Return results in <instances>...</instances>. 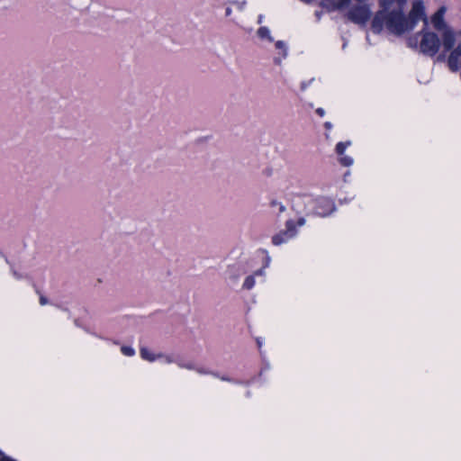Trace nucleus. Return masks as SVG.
Wrapping results in <instances>:
<instances>
[{"mask_svg": "<svg viewBox=\"0 0 461 461\" xmlns=\"http://www.w3.org/2000/svg\"><path fill=\"white\" fill-rule=\"evenodd\" d=\"M275 62H276V63H280V62H281V59L276 58V59H275Z\"/></svg>", "mask_w": 461, "mask_h": 461, "instance_id": "34", "label": "nucleus"}, {"mask_svg": "<svg viewBox=\"0 0 461 461\" xmlns=\"http://www.w3.org/2000/svg\"><path fill=\"white\" fill-rule=\"evenodd\" d=\"M40 303L41 305L47 304L48 303L47 298L45 296H43V295H40Z\"/></svg>", "mask_w": 461, "mask_h": 461, "instance_id": "27", "label": "nucleus"}, {"mask_svg": "<svg viewBox=\"0 0 461 461\" xmlns=\"http://www.w3.org/2000/svg\"><path fill=\"white\" fill-rule=\"evenodd\" d=\"M324 127H325L327 130H331V128H332V124H331V122H326L324 123Z\"/></svg>", "mask_w": 461, "mask_h": 461, "instance_id": "30", "label": "nucleus"}, {"mask_svg": "<svg viewBox=\"0 0 461 461\" xmlns=\"http://www.w3.org/2000/svg\"><path fill=\"white\" fill-rule=\"evenodd\" d=\"M316 15H317L318 20H320L321 19V14L316 13Z\"/></svg>", "mask_w": 461, "mask_h": 461, "instance_id": "35", "label": "nucleus"}, {"mask_svg": "<svg viewBox=\"0 0 461 461\" xmlns=\"http://www.w3.org/2000/svg\"><path fill=\"white\" fill-rule=\"evenodd\" d=\"M176 361H177V358H174L171 356H166L165 357V362L167 363V364L176 363Z\"/></svg>", "mask_w": 461, "mask_h": 461, "instance_id": "21", "label": "nucleus"}, {"mask_svg": "<svg viewBox=\"0 0 461 461\" xmlns=\"http://www.w3.org/2000/svg\"><path fill=\"white\" fill-rule=\"evenodd\" d=\"M449 68L456 72L461 67V41L458 43L456 49H454L447 59Z\"/></svg>", "mask_w": 461, "mask_h": 461, "instance_id": "6", "label": "nucleus"}, {"mask_svg": "<svg viewBox=\"0 0 461 461\" xmlns=\"http://www.w3.org/2000/svg\"><path fill=\"white\" fill-rule=\"evenodd\" d=\"M296 235L297 230L295 229V221L288 220L285 221V230L279 231L272 237V243L275 246H279L286 243Z\"/></svg>", "mask_w": 461, "mask_h": 461, "instance_id": "4", "label": "nucleus"}, {"mask_svg": "<svg viewBox=\"0 0 461 461\" xmlns=\"http://www.w3.org/2000/svg\"><path fill=\"white\" fill-rule=\"evenodd\" d=\"M316 113H317L319 116L323 117V116H324V114H325V111H324V109H323V108H321V107H320V108H317V109H316Z\"/></svg>", "mask_w": 461, "mask_h": 461, "instance_id": "25", "label": "nucleus"}, {"mask_svg": "<svg viewBox=\"0 0 461 461\" xmlns=\"http://www.w3.org/2000/svg\"><path fill=\"white\" fill-rule=\"evenodd\" d=\"M347 16L352 23L364 25L369 20L371 11L367 5H357L348 12Z\"/></svg>", "mask_w": 461, "mask_h": 461, "instance_id": "5", "label": "nucleus"}, {"mask_svg": "<svg viewBox=\"0 0 461 461\" xmlns=\"http://www.w3.org/2000/svg\"><path fill=\"white\" fill-rule=\"evenodd\" d=\"M0 461H16L15 459L5 456L1 450H0Z\"/></svg>", "mask_w": 461, "mask_h": 461, "instance_id": "19", "label": "nucleus"}, {"mask_svg": "<svg viewBox=\"0 0 461 461\" xmlns=\"http://www.w3.org/2000/svg\"><path fill=\"white\" fill-rule=\"evenodd\" d=\"M312 80H310L309 82H303V83L301 84V89H302L303 91H304V90L308 87V86L311 84V82H312Z\"/></svg>", "mask_w": 461, "mask_h": 461, "instance_id": "26", "label": "nucleus"}, {"mask_svg": "<svg viewBox=\"0 0 461 461\" xmlns=\"http://www.w3.org/2000/svg\"><path fill=\"white\" fill-rule=\"evenodd\" d=\"M12 272H13L14 276L16 279H22L23 277V275L19 274L17 271L14 270V269L12 270Z\"/></svg>", "mask_w": 461, "mask_h": 461, "instance_id": "28", "label": "nucleus"}, {"mask_svg": "<svg viewBox=\"0 0 461 461\" xmlns=\"http://www.w3.org/2000/svg\"><path fill=\"white\" fill-rule=\"evenodd\" d=\"M327 2L331 5V10H340L348 6L350 0H328Z\"/></svg>", "mask_w": 461, "mask_h": 461, "instance_id": "10", "label": "nucleus"}, {"mask_svg": "<svg viewBox=\"0 0 461 461\" xmlns=\"http://www.w3.org/2000/svg\"><path fill=\"white\" fill-rule=\"evenodd\" d=\"M428 25L423 23V29L420 33L408 39V46L413 49H420L424 55L433 57L440 47V41L434 32H426Z\"/></svg>", "mask_w": 461, "mask_h": 461, "instance_id": "2", "label": "nucleus"}, {"mask_svg": "<svg viewBox=\"0 0 461 461\" xmlns=\"http://www.w3.org/2000/svg\"><path fill=\"white\" fill-rule=\"evenodd\" d=\"M140 357L149 362L155 361L157 358L161 357V355L156 356L153 352L146 348H140Z\"/></svg>", "mask_w": 461, "mask_h": 461, "instance_id": "9", "label": "nucleus"}, {"mask_svg": "<svg viewBox=\"0 0 461 461\" xmlns=\"http://www.w3.org/2000/svg\"><path fill=\"white\" fill-rule=\"evenodd\" d=\"M269 205L273 210L277 211V214H280L286 210L285 206L281 202L276 199H272L269 203Z\"/></svg>", "mask_w": 461, "mask_h": 461, "instance_id": "13", "label": "nucleus"}, {"mask_svg": "<svg viewBox=\"0 0 461 461\" xmlns=\"http://www.w3.org/2000/svg\"><path fill=\"white\" fill-rule=\"evenodd\" d=\"M265 275V270L264 268H261V269H258L257 270L256 272H254L253 276L256 277L258 276H264Z\"/></svg>", "mask_w": 461, "mask_h": 461, "instance_id": "23", "label": "nucleus"}, {"mask_svg": "<svg viewBox=\"0 0 461 461\" xmlns=\"http://www.w3.org/2000/svg\"><path fill=\"white\" fill-rule=\"evenodd\" d=\"M339 163L344 167H350L353 165V158L348 155L343 154L342 156H339Z\"/></svg>", "mask_w": 461, "mask_h": 461, "instance_id": "17", "label": "nucleus"}, {"mask_svg": "<svg viewBox=\"0 0 461 461\" xmlns=\"http://www.w3.org/2000/svg\"><path fill=\"white\" fill-rule=\"evenodd\" d=\"M230 3L231 5H238V7H239L240 9H242V8H243V5H245V2L240 3V2H238V1H230Z\"/></svg>", "mask_w": 461, "mask_h": 461, "instance_id": "24", "label": "nucleus"}, {"mask_svg": "<svg viewBox=\"0 0 461 461\" xmlns=\"http://www.w3.org/2000/svg\"><path fill=\"white\" fill-rule=\"evenodd\" d=\"M305 224V219L303 217H301L298 219L297 222H295V229L297 230V227L303 226Z\"/></svg>", "mask_w": 461, "mask_h": 461, "instance_id": "20", "label": "nucleus"}, {"mask_svg": "<svg viewBox=\"0 0 461 461\" xmlns=\"http://www.w3.org/2000/svg\"><path fill=\"white\" fill-rule=\"evenodd\" d=\"M351 145L350 141H340L337 143L335 150L339 156H342L348 147Z\"/></svg>", "mask_w": 461, "mask_h": 461, "instance_id": "14", "label": "nucleus"}, {"mask_svg": "<svg viewBox=\"0 0 461 461\" xmlns=\"http://www.w3.org/2000/svg\"><path fill=\"white\" fill-rule=\"evenodd\" d=\"M276 48L282 52V59H285L287 56V47L285 41H277L275 44Z\"/></svg>", "mask_w": 461, "mask_h": 461, "instance_id": "16", "label": "nucleus"}, {"mask_svg": "<svg viewBox=\"0 0 461 461\" xmlns=\"http://www.w3.org/2000/svg\"><path fill=\"white\" fill-rule=\"evenodd\" d=\"M197 373L199 374H202V375H207V374H210L207 370H205L204 368L203 367H196L195 366V369H194Z\"/></svg>", "mask_w": 461, "mask_h": 461, "instance_id": "22", "label": "nucleus"}, {"mask_svg": "<svg viewBox=\"0 0 461 461\" xmlns=\"http://www.w3.org/2000/svg\"><path fill=\"white\" fill-rule=\"evenodd\" d=\"M269 260H270V258H267V261L266 267H267V266H268V264H269Z\"/></svg>", "mask_w": 461, "mask_h": 461, "instance_id": "36", "label": "nucleus"}, {"mask_svg": "<svg viewBox=\"0 0 461 461\" xmlns=\"http://www.w3.org/2000/svg\"><path fill=\"white\" fill-rule=\"evenodd\" d=\"M307 203L311 205V209L307 214H312L319 217H327L331 214L336 207L333 201L328 197H316L306 196Z\"/></svg>", "mask_w": 461, "mask_h": 461, "instance_id": "3", "label": "nucleus"}, {"mask_svg": "<svg viewBox=\"0 0 461 461\" xmlns=\"http://www.w3.org/2000/svg\"><path fill=\"white\" fill-rule=\"evenodd\" d=\"M258 36L260 39L267 40L270 42L274 41V39L271 36L270 30L266 26H262L258 30Z\"/></svg>", "mask_w": 461, "mask_h": 461, "instance_id": "11", "label": "nucleus"}, {"mask_svg": "<svg viewBox=\"0 0 461 461\" xmlns=\"http://www.w3.org/2000/svg\"><path fill=\"white\" fill-rule=\"evenodd\" d=\"M176 364L180 368H185V369H188V370L195 369L194 363L190 361V360H185V359H183V358H177V361H176Z\"/></svg>", "mask_w": 461, "mask_h": 461, "instance_id": "12", "label": "nucleus"}, {"mask_svg": "<svg viewBox=\"0 0 461 461\" xmlns=\"http://www.w3.org/2000/svg\"><path fill=\"white\" fill-rule=\"evenodd\" d=\"M121 351L122 353L124 355V356H127V357H132L135 355V350L131 346H122L121 348Z\"/></svg>", "mask_w": 461, "mask_h": 461, "instance_id": "18", "label": "nucleus"}, {"mask_svg": "<svg viewBox=\"0 0 461 461\" xmlns=\"http://www.w3.org/2000/svg\"><path fill=\"white\" fill-rule=\"evenodd\" d=\"M442 32V44L446 51H449L455 45V33L449 28L444 29Z\"/></svg>", "mask_w": 461, "mask_h": 461, "instance_id": "8", "label": "nucleus"}, {"mask_svg": "<svg viewBox=\"0 0 461 461\" xmlns=\"http://www.w3.org/2000/svg\"><path fill=\"white\" fill-rule=\"evenodd\" d=\"M263 19H264V16L262 14H259L258 18V23H261L263 22Z\"/></svg>", "mask_w": 461, "mask_h": 461, "instance_id": "32", "label": "nucleus"}, {"mask_svg": "<svg viewBox=\"0 0 461 461\" xmlns=\"http://www.w3.org/2000/svg\"><path fill=\"white\" fill-rule=\"evenodd\" d=\"M220 378H221V380H222V381H228V382H230V378H228V377H226V376H221V377H220Z\"/></svg>", "mask_w": 461, "mask_h": 461, "instance_id": "33", "label": "nucleus"}, {"mask_svg": "<svg viewBox=\"0 0 461 461\" xmlns=\"http://www.w3.org/2000/svg\"><path fill=\"white\" fill-rule=\"evenodd\" d=\"M446 11V7L441 6L431 17V23L433 27L438 32H441L444 29L447 28L444 21V15Z\"/></svg>", "mask_w": 461, "mask_h": 461, "instance_id": "7", "label": "nucleus"}, {"mask_svg": "<svg viewBox=\"0 0 461 461\" xmlns=\"http://www.w3.org/2000/svg\"><path fill=\"white\" fill-rule=\"evenodd\" d=\"M406 3L407 0H379L381 9L373 18L371 24L373 32L380 33L385 27L391 33L400 36L411 31L420 21L427 26L429 21L423 2L414 1L408 16L403 14Z\"/></svg>", "mask_w": 461, "mask_h": 461, "instance_id": "1", "label": "nucleus"}, {"mask_svg": "<svg viewBox=\"0 0 461 461\" xmlns=\"http://www.w3.org/2000/svg\"><path fill=\"white\" fill-rule=\"evenodd\" d=\"M255 283V276L253 275L248 276L244 280L242 287L246 290H250L254 287Z\"/></svg>", "mask_w": 461, "mask_h": 461, "instance_id": "15", "label": "nucleus"}, {"mask_svg": "<svg viewBox=\"0 0 461 461\" xmlns=\"http://www.w3.org/2000/svg\"><path fill=\"white\" fill-rule=\"evenodd\" d=\"M257 344H258V348L260 349L262 345H263V341H262V339L261 338H257Z\"/></svg>", "mask_w": 461, "mask_h": 461, "instance_id": "29", "label": "nucleus"}, {"mask_svg": "<svg viewBox=\"0 0 461 461\" xmlns=\"http://www.w3.org/2000/svg\"><path fill=\"white\" fill-rule=\"evenodd\" d=\"M232 13V10L230 7H227L226 10H225V15L226 16H230Z\"/></svg>", "mask_w": 461, "mask_h": 461, "instance_id": "31", "label": "nucleus"}]
</instances>
